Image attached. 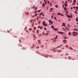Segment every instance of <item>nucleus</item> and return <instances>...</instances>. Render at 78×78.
Masks as SVG:
<instances>
[{
	"instance_id": "nucleus-1",
	"label": "nucleus",
	"mask_w": 78,
	"mask_h": 78,
	"mask_svg": "<svg viewBox=\"0 0 78 78\" xmlns=\"http://www.w3.org/2000/svg\"><path fill=\"white\" fill-rule=\"evenodd\" d=\"M73 33V35L74 36H77V35H78V33L76 31H74Z\"/></svg>"
},
{
	"instance_id": "nucleus-2",
	"label": "nucleus",
	"mask_w": 78,
	"mask_h": 78,
	"mask_svg": "<svg viewBox=\"0 0 78 78\" xmlns=\"http://www.w3.org/2000/svg\"><path fill=\"white\" fill-rule=\"evenodd\" d=\"M42 24L43 25L45 26V27H47V26H48L47 24L45 23V22L44 21L43 22Z\"/></svg>"
},
{
	"instance_id": "nucleus-3",
	"label": "nucleus",
	"mask_w": 78,
	"mask_h": 78,
	"mask_svg": "<svg viewBox=\"0 0 78 78\" xmlns=\"http://www.w3.org/2000/svg\"><path fill=\"white\" fill-rule=\"evenodd\" d=\"M58 33H59V34H64V33L62 32H59L58 31Z\"/></svg>"
},
{
	"instance_id": "nucleus-4",
	"label": "nucleus",
	"mask_w": 78,
	"mask_h": 78,
	"mask_svg": "<svg viewBox=\"0 0 78 78\" xmlns=\"http://www.w3.org/2000/svg\"><path fill=\"white\" fill-rule=\"evenodd\" d=\"M75 3H76V0H74L73 1V5H75Z\"/></svg>"
},
{
	"instance_id": "nucleus-5",
	"label": "nucleus",
	"mask_w": 78,
	"mask_h": 78,
	"mask_svg": "<svg viewBox=\"0 0 78 78\" xmlns=\"http://www.w3.org/2000/svg\"><path fill=\"white\" fill-rule=\"evenodd\" d=\"M68 17H69V18H70V17H71V18H72V15H71V16H69L68 15L67 16Z\"/></svg>"
},
{
	"instance_id": "nucleus-6",
	"label": "nucleus",
	"mask_w": 78,
	"mask_h": 78,
	"mask_svg": "<svg viewBox=\"0 0 78 78\" xmlns=\"http://www.w3.org/2000/svg\"><path fill=\"white\" fill-rule=\"evenodd\" d=\"M63 42H64V44H66V43H67V41L66 40H63Z\"/></svg>"
},
{
	"instance_id": "nucleus-7",
	"label": "nucleus",
	"mask_w": 78,
	"mask_h": 78,
	"mask_svg": "<svg viewBox=\"0 0 78 78\" xmlns=\"http://www.w3.org/2000/svg\"><path fill=\"white\" fill-rule=\"evenodd\" d=\"M53 30L55 31H58V29H56L55 28H54Z\"/></svg>"
},
{
	"instance_id": "nucleus-8",
	"label": "nucleus",
	"mask_w": 78,
	"mask_h": 78,
	"mask_svg": "<svg viewBox=\"0 0 78 78\" xmlns=\"http://www.w3.org/2000/svg\"><path fill=\"white\" fill-rule=\"evenodd\" d=\"M62 26H64L65 27H66V24H65V23H62Z\"/></svg>"
},
{
	"instance_id": "nucleus-9",
	"label": "nucleus",
	"mask_w": 78,
	"mask_h": 78,
	"mask_svg": "<svg viewBox=\"0 0 78 78\" xmlns=\"http://www.w3.org/2000/svg\"><path fill=\"white\" fill-rule=\"evenodd\" d=\"M65 7H67V4L66 3H65Z\"/></svg>"
},
{
	"instance_id": "nucleus-10",
	"label": "nucleus",
	"mask_w": 78,
	"mask_h": 78,
	"mask_svg": "<svg viewBox=\"0 0 78 78\" xmlns=\"http://www.w3.org/2000/svg\"><path fill=\"white\" fill-rule=\"evenodd\" d=\"M54 39H58V36L57 35L56 36V37H55Z\"/></svg>"
},
{
	"instance_id": "nucleus-11",
	"label": "nucleus",
	"mask_w": 78,
	"mask_h": 78,
	"mask_svg": "<svg viewBox=\"0 0 78 78\" xmlns=\"http://www.w3.org/2000/svg\"><path fill=\"white\" fill-rule=\"evenodd\" d=\"M73 31H78V30L76 29H73Z\"/></svg>"
},
{
	"instance_id": "nucleus-12",
	"label": "nucleus",
	"mask_w": 78,
	"mask_h": 78,
	"mask_svg": "<svg viewBox=\"0 0 78 78\" xmlns=\"http://www.w3.org/2000/svg\"><path fill=\"white\" fill-rule=\"evenodd\" d=\"M38 43L39 44H41V41L40 40L38 41Z\"/></svg>"
},
{
	"instance_id": "nucleus-13",
	"label": "nucleus",
	"mask_w": 78,
	"mask_h": 78,
	"mask_svg": "<svg viewBox=\"0 0 78 78\" xmlns=\"http://www.w3.org/2000/svg\"><path fill=\"white\" fill-rule=\"evenodd\" d=\"M34 9H35V11H36V9H37V7H35L34 8Z\"/></svg>"
},
{
	"instance_id": "nucleus-14",
	"label": "nucleus",
	"mask_w": 78,
	"mask_h": 78,
	"mask_svg": "<svg viewBox=\"0 0 78 78\" xmlns=\"http://www.w3.org/2000/svg\"><path fill=\"white\" fill-rule=\"evenodd\" d=\"M39 30H37V34H39Z\"/></svg>"
},
{
	"instance_id": "nucleus-15",
	"label": "nucleus",
	"mask_w": 78,
	"mask_h": 78,
	"mask_svg": "<svg viewBox=\"0 0 78 78\" xmlns=\"http://www.w3.org/2000/svg\"><path fill=\"white\" fill-rule=\"evenodd\" d=\"M69 48V49H70L71 50H73V48Z\"/></svg>"
},
{
	"instance_id": "nucleus-16",
	"label": "nucleus",
	"mask_w": 78,
	"mask_h": 78,
	"mask_svg": "<svg viewBox=\"0 0 78 78\" xmlns=\"http://www.w3.org/2000/svg\"><path fill=\"white\" fill-rule=\"evenodd\" d=\"M45 6V4H44V3H43L42 4V7H44V6Z\"/></svg>"
},
{
	"instance_id": "nucleus-17",
	"label": "nucleus",
	"mask_w": 78,
	"mask_h": 78,
	"mask_svg": "<svg viewBox=\"0 0 78 78\" xmlns=\"http://www.w3.org/2000/svg\"><path fill=\"white\" fill-rule=\"evenodd\" d=\"M65 28L66 30H69V27H65Z\"/></svg>"
},
{
	"instance_id": "nucleus-18",
	"label": "nucleus",
	"mask_w": 78,
	"mask_h": 78,
	"mask_svg": "<svg viewBox=\"0 0 78 78\" xmlns=\"http://www.w3.org/2000/svg\"><path fill=\"white\" fill-rule=\"evenodd\" d=\"M76 22H78V18H76Z\"/></svg>"
},
{
	"instance_id": "nucleus-19",
	"label": "nucleus",
	"mask_w": 78,
	"mask_h": 78,
	"mask_svg": "<svg viewBox=\"0 0 78 78\" xmlns=\"http://www.w3.org/2000/svg\"><path fill=\"white\" fill-rule=\"evenodd\" d=\"M45 35H46V36H48V33H47L45 34Z\"/></svg>"
},
{
	"instance_id": "nucleus-20",
	"label": "nucleus",
	"mask_w": 78,
	"mask_h": 78,
	"mask_svg": "<svg viewBox=\"0 0 78 78\" xmlns=\"http://www.w3.org/2000/svg\"><path fill=\"white\" fill-rule=\"evenodd\" d=\"M61 13H57L58 15H59V16H60L61 15Z\"/></svg>"
},
{
	"instance_id": "nucleus-21",
	"label": "nucleus",
	"mask_w": 78,
	"mask_h": 78,
	"mask_svg": "<svg viewBox=\"0 0 78 78\" xmlns=\"http://www.w3.org/2000/svg\"><path fill=\"white\" fill-rule=\"evenodd\" d=\"M43 14V12H41L40 14V16H41V15H42Z\"/></svg>"
},
{
	"instance_id": "nucleus-22",
	"label": "nucleus",
	"mask_w": 78,
	"mask_h": 78,
	"mask_svg": "<svg viewBox=\"0 0 78 78\" xmlns=\"http://www.w3.org/2000/svg\"><path fill=\"white\" fill-rule=\"evenodd\" d=\"M64 9H65V10H66V11H67V8L66 7L64 8Z\"/></svg>"
},
{
	"instance_id": "nucleus-23",
	"label": "nucleus",
	"mask_w": 78,
	"mask_h": 78,
	"mask_svg": "<svg viewBox=\"0 0 78 78\" xmlns=\"http://www.w3.org/2000/svg\"><path fill=\"white\" fill-rule=\"evenodd\" d=\"M51 22H52V21H51V20H49V23H51Z\"/></svg>"
},
{
	"instance_id": "nucleus-24",
	"label": "nucleus",
	"mask_w": 78,
	"mask_h": 78,
	"mask_svg": "<svg viewBox=\"0 0 78 78\" xmlns=\"http://www.w3.org/2000/svg\"><path fill=\"white\" fill-rule=\"evenodd\" d=\"M50 6H51L52 5V4L51 3H50Z\"/></svg>"
},
{
	"instance_id": "nucleus-25",
	"label": "nucleus",
	"mask_w": 78,
	"mask_h": 78,
	"mask_svg": "<svg viewBox=\"0 0 78 78\" xmlns=\"http://www.w3.org/2000/svg\"><path fill=\"white\" fill-rule=\"evenodd\" d=\"M29 31H31V30H32V29L31 28H30L29 29Z\"/></svg>"
},
{
	"instance_id": "nucleus-26",
	"label": "nucleus",
	"mask_w": 78,
	"mask_h": 78,
	"mask_svg": "<svg viewBox=\"0 0 78 78\" xmlns=\"http://www.w3.org/2000/svg\"><path fill=\"white\" fill-rule=\"evenodd\" d=\"M54 19H55V20H57V19H56V17H54Z\"/></svg>"
},
{
	"instance_id": "nucleus-27",
	"label": "nucleus",
	"mask_w": 78,
	"mask_h": 78,
	"mask_svg": "<svg viewBox=\"0 0 78 78\" xmlns=\"http://www.w3.org/2000/svg\"><path fill=\"white\" fill-rule=\"evenodd\" d=\"M36 48H37V49H39V47H36Z\"/></svg>"
},
{
	"instance_id": "nucleus-28",
	"label": "nucleus",
	"mask_w": 78,
	"mask_h": 78,
	"mask_svg": "<svg viewBox=\"0 0 78 78\" xmlns=\"http://www.w3.org/2000/svg\"><path fill=\"white\" fill-rule=\"evenodd\" d=\"M33 20H31L30 21V22H33Z\"/></svg>"
},
{
	"instance_id": "nucleus-29",
	"label": "nucleus",
	"mask_w": 78,
	"mask_h": 78,
	"mask_svg": "<svg viewBox=\"0 0 78 78\" xmlns=\"http://www.w3.org/2000/svg\"><path fill=\"white\" fill-rule=\"evenodd\" d=\"M70 33H71L70 32H69V33H68V34L70 35H71V34Z\"/></svg>"
},
{
	"instance_id": "nucleus-30",
	"label": "nucleus",
	"mask_w": 78,
	"mask_h": 78,
	"mask_svg": "<svg viewBox=\"0 0 78 78\" xmlns=\"http://www.w3.org/2000/svg\"><path fill=\"white\" fill-rule=\"evenodd\" d=\"M59 47H61V46H58L57 47V48H59Z\"/></svg>"
},
{
	"instance_id": "nucleus-31",
	"label": "nucleus",
	"mask_w": 78,
	"mask_h": 78,
	"mask_svg": "<svg viewBox=\"0 0 78 78\" xmlns=\"http://www.w3.org/2000/svg\"><path fill=\"white\" fill-rule=\"evenodd\" d=\"M66 48H68V47H69V46L67 45H66Z\"/></svg>"
},
{
	"instance_id": "nucleus-32",
	"label": "nucleus",
	"mask_w": 78,
	"mask_h": 78,
	"mask_svg": "<svg viewBox=\"0 0 78 78\" xmlns=\"http://www.w3.org/2000/svg\"><path fill=\"white\" fill-rule=\"evenodd\" d=\"M51 28H55V27H54V26H52L51 27Z\"/></svg>"
},
{
	"instance_id": "nucleus-33",
	"label": "nucleus",
	"mask_w": 78,
	"mask_h": 78,
	"mask_svg": "<svg viewBox=\"0 0 78 78\" xmlns=\"http://www.w3.org/2000/svg\"><path fill=\"white\" fill-rule=\"evenodd\" d=\"M64 38H65V39H67V38L65 37H63Z\"/></svg>"
},
{
	"instance_id": "nucleus-34",
	"label": "nucleus",
	"mask_w": 78,
	"mask_h": 78,
	"mask_svg": "<svg viewBox=\"0 0 78 78\" xmlns=\"http://www.w3.org/2000/svg\"><path fill=\"white\" fill-rule=\"evenodd\" d=\"M35 5H34V6L32 7V8H33V9H34V7H35Z\"/></svg>"
},
{
	"instance_id": "nucleus-35",
	"label": "nucleus",
	"mask_w": 78,
	"mask_h": 78,
	"mask_svg": "<svg viewBox=\"0 0 78 78\" xmlns=\"http://www.w3.org/2000/svg\"><path fill=\"white\" fill-rule=\"evenodd\" d=\"M43 28V27H40V29L41 30V29H42V28Z\"/></svg>"
},
{
	"instance_id": "nucleus-36",
	"label": "nucleus",
	"mask_w": 78,
	"mask_h": 78,
	"mask_svg": "<svg viewBox=\"0 0 78 78\" xmlns=\"http://www.w3.org/2000/svg\"><path fill=\"white\" fill-rule=\"evenodd\" d=\"M75 14H77L78 13L77 12H76V11H75Z\"/></svg>"
},
{
	"instance_id": "nucleus-37",
	"label": "nucleus",
	"mask_w": 78,
	"mask_h": 78,
	"mask_svg": "<svg viewBox=\"0 0 78 78\" xmlns=\"http://www.w3.org/2000/svg\"><path fill=\"white\" fill-rule=\"evenodd\" d=\"M58 52H61V50H59L58 51Z\"/></svg>"
},
{
	"instance_id": "nucleus-38",
	"label": "nucleus",
	"mask_w": 78,
	"mask_h": 78,
	"mask_svg": "<svg viewBox=\"0 0 78 78\" xmlns=\"http://www.w3.org/2000/svg\"><path fill=\"white\" fill-rule=\"evenodd\" d=\"M47 1H45V5H47Z\"/></svg>"
},
{
	"instance_id": "nucleus-39",
	"label": "nucleus",
	"mask_w": 78,
	"mask_h": 78,
	"mask_svg": "<svg viewBox=\"0 0 78 78\" xmlns=\"http://www.w3.org/2000/svg\"><path fill=\"white\" fill-rule=\"evenodd\" d=\"M41 36H42V34H40L39 35V37H41Z\"/></svg>"
},
{
	"instance_id": "nucleus-40",
	"label": "nucleus",
	"mask_w": 78,
	"mask_h": 78,
	"mask_svg": "<svg viewBox=\"0 0 78 78\" xmlns=\"http://www.w3.org/2000/svg\"><path fill=\"white\" fill-rule=\"evenodd\" d=\"M50 10H51V11H52L53 10V8H51Z\"/></svg>"
},
{
	"instance_id": "nucleus-41",
	"label": "nucleus",
	"mask_w": 78,
	"mask_h": 78,
	"mask_svg": "<svg viewBox=\"0 0 78 78\" xmlns=\"http://www.w3.org/2000/svg\"><path fill=\"white\" fill-rule=\"evenodd\" d=\"M37 16V14H36L35 15V16Z\"/></svg>"
},
{
	"instance_id": "nucleus-42",
	"label": "nucleus",
	"mask_w": 78,
	"mask_h": 78,
	"mask_svg": "<svg viewBox=\"0 0 78 78\" xmlns=\"http://www.w3.org/2000/svg\"><path fill=\"white\" fill-rule=\"evenodd\" d=\"M70 20H71L70 19H69L68 20V21H70Z\"/></svg>"
},
{
	"instance_id": "nucleus-43",
	"label": "nucleus",
	"mask_w": 78,
	"mask_h": 78,
	"mask_svg": "<svg viewBox=\"0 0 78 78\" xmlns=\"http://www.w3.org/2000/svg\"><path fill=\"white\" fill-rule=\"evenodd\" d=\"M76 9H78V6H76Z\"/></svg>"
},
{
	"instance_id": "nucleus-44",
	"label": "nucleus",
	"mask_w": 78,
	"mask_h": 78,
	"mask_svg": "<svg viewBox=\"0 0 78 78\" xmlns=\"http://www.w3.org/2000/svg\"><path fill=\"white\" fill-rule=\"evenodd\" d=\"M44 34H45V33L43 32V35H44Z\"/></svg>"
},
{
	"instance_id": "nucleus-45",
	"label": "nucleus",
	"mask_w": 78,
	"mask_h": 78,
	"mask_svg": "<svg viewBox=\"0 0 78 78\" xmlns=\"http://www.w3.org/2000/svg\"><path fill=\"white\" fill-rule=\"evenodd\" d=\"M38 12H41V10H38Z\"/></svg>"
},
{
	"instance_id": "nucleus-46",
	"label": "nucleus",
	"mask_w": 78,
	"mask_h": 78,
	"mask_svg": "<svg viewBox=\"0 0 78 78\" xmlns=\"http://www.w3.org/2000/svg\"><path fill=\"white\" fill-rule=\"evenodd\" d=\"M68 58H69V59H70V58H71V57H69Z\"/></svg>"
},
{
	"instance_id": "nucleus-47",
	"label": "nucleus",
	"mask_w": 78,
	"mask_h": 78,
	"mask_svg": "<svg viewBox=\"0 0 78 78\" xmlns=\"http://www.w3.org/2000/svg\"><path fill=\"white\" fill-rule=\"evenodd\" d=\"M44 30H47V28H44Z\"/></svg>"
},
{
	"instance_id": "nucleus-48",
	"label": "nucleus",
	"mask_w": 78,
	"mask_h": 78,
	"mask_svg": "<svg viewBox=\"0 0 78 78\" xmlns=\"http://www.w3.org/2000/svg\"><path fill=\"white\" fill-rule=\"evenodd\" d=\"M53 16H51V19H53Z\"/></svg>"
},
{
	"instance_id": "nucleus-49",
	"label": "nucleus",
	"mask_w": 78,
	"mask_h": 78,
	"mask_svg": "<svg viewBox=\"0 0 78 78\" xmlns=\"http://www.w3.org/2000/svg\"><path fill=\"white\" fill-rule=\"evenodd\" d=\"M38 23H41V21H39L38 22Z\"/></svg>"
},
{
	"instance_id": "nucleus-50",
	"label": "nucleus",
	"mask_w": 78,
	"mask_h": 78,
	"mask_svg": "<svg viewBox=\"0 0 78 78\" xmlns=\"http://www.w3.org/2000/svg\"><path fill=\"white\" fill-rule=\"evenodd\" d=\"M55 8H58V5H56L55 6Z\"/></svg>"
},
{
	"instance_id": "nucleus-51",
	"label": "nucleus",
	"mask_w": 78,
	"mask_h": 78,
	"mask_svg": "<svg viewBox=\"0 0 78 78\" xmlns=\"http://www.w3.org/2000/svg\"><path fill=\"white\" fill-rule=\"evenodd\" d=\"M68 27H70V25H68Z\"/></svg>"
},
{
	"instance_id": "nucleus-52",
	"label": "nucleus",
	"mask_w": 78,
	"mask_h": 78,
	"mask_svg": "<svg viewBox=\"0 0 78 78\" xmlns=\"http://www.w3.org/2000/svg\"><path fill=\"white\" fill-rule=\"evenodd\" d=\"M51 23V24H53V22H52Z\"/></svg>"
},
{
	"instance_id": "nucleus-53",
	"label": "nucleus",
	"mask_w": 78,
	"mask_h": 78,
	"mask_svg": "<svg viewBox=\"0 0 78 78\" xmlns=\"http://www.w3.org/2000/svg\"><path fill=\"white\" fill-rule=\"evenodd\" d=\"M27 27H25V30H26L27 29Z\"/></svg>"
},
{
	"instance_id": "nucleus-54",
	"label": "nucleus",
	"mask_w": 78,
	"mask_h": 78,
	"mask_svg": "<svg viewBox=\"0 0 78 78\" xmlns=\"http://www.w3.org/2000/svg\"><path fill=\"white\" fill-rule=\"evenodd\" d=\"M37 12V11H36L34 13L35 14H36Z\"/></svg>"
},
{
	"instance_id": "nucleus-55",
	"label": "nucleus",
	"mask_w": 78,
	"mask_h": 78,
	"mask_svg": "<svg viewBox=\"0 0 78 78\" xmlns=\"http://www.w3.org/2000/svg\"><path fill=\"white\" fill-rule=\"evenodd\" d=\"M48 4L50 3V2H49V1H48Z\"/></svg>"
},
{
	"instance_id": "nucleus-56",
	"label": "nucleus",
	"mask_w": 78,
	"mask_h": 78,
	"mask_svg": "<svg viewBox=\"0 0 78 78\" xmlns=\"http://www.w3.org/2000/svg\"><path fill=\"white\" fill-rule=\"evenodd\" d=\"M61 16H64V15H63L62 14H61Z\"/></svg>"
},
{
	"instance_id": "nucleus-57",
	"label": "nucleus",
	"mask_w": 78,
	"mask_h": 78,
	"mask_svg": "<svg viewBox=\"0 0 78 78\" xmlns=\"http://www.w3.org/2000/svg\"><path fill=\"white\" fill-rule=\"evenodd\" d=\"M37 21H39V19L38 18L37 19Z\"/></svg>"
},
{
	"instance_id": "nucleus-58",
	"label": "nucleus",
	"mask_w": 78,
	"mask_h": 78,
	"mask_svg": "<svg viewBox=\"0 0 78 78\" xmlns=\"http://www.w3.org/2000/svg\"><path fill=\"white\" fill-rule=\"evenodd\" d=\"M66 13H67V14H68V12H67V11L66 12Z\"/></svg>"
},
{
	"instance_id": "nucleus-59",
	"label": "nucleus",
	"mask_w": 78,
	"mask_h": 78,
	"mask_svg": "<svg viewBox=\"0 0 78 78\" xmlns=\"http://www.w3.org/2000/svg\"><path fill=\"white\" fill-rule=\"evenodd\" d=\"M41 27V26H38V28H40Z\"/></svg>"
},
{
	"instance_id": "nucleus-60",
	"label": "nucleus",
	"mask_w": 78,
	"mask_h": 78,
	"mask_svg": "<svg viewBox=\"0 0 78 78\" xmlns=\"http://www.w3.org/2000/svg\"><path fill=\"white\" fill-rule=\"evenodd\" d=\"M33 33H34V32H35L34 31V30H33Z\"/></svg>"
},
{
	"instance_id": "nucleus-61",
	"label": "nucleus",
	"mask_w": 78,
	"mask_h": 78,
	"mask_svg": "<svg viewBox=\"0 0 78 78\" xmlns=\"http://www.w3.org/2000/svg\"><path fill=\"white\" fill-rule=\"evenodd\" d=\"M62 28V29H63V30H65V28Z\"/></svg>"
},
{
	"instance_id": "nucleus-62",
	"label": "nucleus",
	"mask_w": 78,
	"mask_h": 78,
	"mask_svg": "<svg viewBox=\"0 0 78 78\" xmlns=\"http://www.w3.org/2000/svg\"><path fill=\"white\" fill-rule=\"evenodd\" d=\"M62 7H63V8H64V5H62Z\"/></svg>"
},
{
	"instance_id": "nucleus-63",
	"label": "nucleus",
	"mask_w": 78,
	"mask_h": 78,
	"mask_svg": "<svg viewBox=\"0 0 78 78\" xmlns=\"http://www.w3.org/2000/svg\"><path fill=\"white\" fill-rule=\"evenodd\" d=\"M34 30H36V27H34Z\"/></svg>"
},
{
	"instance_id": "nucleus-64",
	"label": "nucleus",
	"mask_w": 78,
	"mask_h": 78,
	"mask_svg": "<svg viewBox=\"0 0 78 78\" xmlns=\"http://www.w3.org/2000/svg\"><path fill=\"white\" fill-rule=\"evenodd\" d=\"M68 54H66V55H68Z\"/></svg>"
}]
</instances>
